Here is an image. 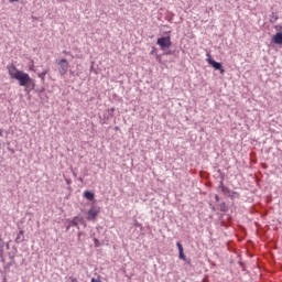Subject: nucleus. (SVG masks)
<instances>
[{
	"label": "nucleus",
	"instance_id": "nucleus-17",
	"mask_svg": "<svg viewBox=\"0 0 282 282\" xmlns=\"http://www.w3.org/2000/svg\"><path fill=\"white\" fill-rule=\"evenodd\" d=\"M236 195H237V192H232L230 195L231 199H235Z\"/></svg>",
	"mask_w": 282,
	"mask_h": 282
},
{
	"label": "nucleus",
	"instance_id": "nucleus-8",
	"mask_svg": "<svg viewBox=\"0 0 282 282\" xmlns=\"http://www.w3.org/2000/svg\"><path fill=\"white\" fill-rule=\"evenodd\" d=\"M80 221H83V218L76 216L74 217L70 221L68 226H74L75 228H79L78 224H80Z\"/></svg>",
	"mask_w": 282,
	"mask_h": 282
},
{
	"label": "nucleus",
	"instance_id": "nucleus-7",
	"mask_svg": "<svg viewBox=\"0 0 282 282\" xmlns=\"http://www.w3.org/2000/svg\"><path fill=\"white\" fill-rule=\"evenodd\" d=\"M272 41L275 45H282V33L279 32L275 35H273Z\"/></svg>",
	"mask_w": 282,
	"mask_h": 282
},
{
	"label": "nucleus",
	"instance_id": "nucleus-10",
	"mask_svg": "<svg viewBox=\"0 0 282 282\" xmlns=\"http://www.w3.org/2000/svg\"><path fill=\"white\" fill-rule=\"evenodd\" d=\"M23 241H25V236L23 235V230H20L15 238V243H23Z\"/></svg>",
	"mask_w": 282,
	"mask_h": 282
},
{
	"label": "nucleus",
	"instance_id": "nucleus-15",
	"mask_svg": "<svg viewBox=\"0 0 282 282\" xmlns=\"http://www.w3.org/2000/svg\"><path fill=\"white\" fill-rule=\"evenodd\" d=\"M68 280H69L70 282H80V281H78L77 278H74V276H69Z\"/></svg>",
	"mask_w": 282,
	"mask_h": 282
},
{
	"label": "nucleus",
	"instance_id": "nucleus-5",
	"mask_svg": "<svg viewBox=\"0 0 282 282\" xmlns=\"http://www.w3.org/2000/svg\"><path fill=\"white\" fill-rule=\"evenodd\" d=\"M100 213V208L93 206L88 213H87V219L88 221L96 220V217H98V214Z\"/></svg>",
	"mask_w": 282,
	"mask_h": 282
},
{
	"label": "nucleus",
	"instance_id": "nucleus-13",
	"mask_svg": "<svg viewBox=\"0 0 282 282\" xmlns=\"http://www.w3.org/2000/svg\"><path fill=\"white\" fill-rule=\"evenodd\" d=\"M4 248H6V242L0 239V257H3Z\"/></svg>",
	"mask_w": 282,
	"mask_h": 282
},
{
	"label": "nucleus",
	"instance_id": "nucleus-9",
	"mask_svg": "<svg viewBox=\"0 0 282 282\" xmlns=\"http://www.w3.org/2000/svg\"><path fill=\"white\" fill-rule=\"evenodd\" d=\"M218 188H220V191H221V193H224V195H230V188H228L224 185V181H220Z\"/></svg>",
	"mask_w": 282,
	"mask_h": 282
},
{
	"label": "nucleus",
	"instance_id": "nucleus-16",
	"mask_svg": "<svg viewBox=\"0 0 282 282\" xmlns=\"http://www.w3.org/2000/svg\"><path fill=\"white\" fill-rule=\"evenodd\" d=\"M90 282H102V281H100V279L93 278V279L90 280Z\"/></svg>",
	"mask_w": 282,
	"mask_h": 282
},
{
	"label": "nucleus",
	"instance_id": "nucleus-3",
	"mask_svg": "<svg viewBox=\"0 0 282 282\" xmlns=\"http://www.w3.org/2000/svg\"><path fill=\"white\" fill-rule=\"evenodd\" d=\"M207 63H209L212 67H214V69L220 72V74H224V72H226L224 69V66H221V63L215 62V59H213V57L210 56V53H207Z\"/></svg>",
	"mask_w": 282,
	"mask_h": 282
},
{
	"label": "nucleus",
	"instance_id": "nucleus-2",
	"mask_svg": "<svg viewBox=\"0 0 282 282\" xmlns=\"http://www.w3.org/2000/svg\"><path fill=\"white\" fill-rule=\"evenodd\" d=\"M156 45L161 47V50H169L173 43L171 42V36H163L158 39Z\"/></svg>",
	"mask_w": 282,
	"mask_h": 282
},
{
	"label": "nucleus",
	"instance_id": "nucleus-11",
	"mask_svg": "<svg viewBox=\"0 0 282 282\" xmlns=\"http://www.w3.org/2000/svg\"><path fill=\"white\" fill-rule=\"evenodd\" d=\"M84 197L85 199H88V202H94V197H96V195L93 192L86 191L84 192Z\"/></svg>",
	"mask_w": 282,
	"mask_h": 282
},
{
	"label": "nucleus",
	"instance_id": "nucleus-20",
	"mask_svg": "<svg viewBox=\"0 0 282 282\" xmlns=\"http://www.w3.org/2000/svg\"><path fill=\"white\" fill-rule=\"evenodd\" d=\"M10 1V3H14V2H17V1H19V0H9Z\"/></svg>",
	"mask_w": 282,
	"mask_h": 282
},
{
	"label": "nucleus",
	"instance_id": "nucleus-4",
	"mask_svg": "<svg viewBox=\"0 0 282 282\" xmlns=\"http://www.w3.org/2000/svg\"><path fill=\"white\" fill-rule=\"evenodd\" d=\"M58 65H59L58 72L61 76H65V74H67V69H69V62H67L66 58H62L58 62Z\"/></svg>",
	"mask_w": 282,
	"mask_h": 282
},
{
	"label": "nucleus",
	"instance_id": "nucleus-14",
	"mask_svg": "<svg viewBox=\"0 0 282 282\" xmlns=\"http://www.w3.org/2000/svg\"><path fill=\"white\" fill-rule=\"evenodd\" d=\"M93 241L95 243V248H100V240H98L97 238H94Z\"/></svg>",
	"mask_w": 282,
	"mask_h": 282
},
{
	"label": "nucleus",
	"instance_id": "nucleus-22",
	"mask_svg": "<svg viewBox=\"0 0 282 282\" xmlns=\"http://www.w3.org/2000/svg\"><path fill=\"white\" fill-rule=\"evenodd\" d=\"M3 135V132L0 130V137Z\"/></svg>",
	"mask_w": 282,
	"mask_h": 282
},
{
	"label": "nucleus",
	"instance_id": "nucleus-21",
	"mask_svg": "<svg viewBox=\"0 0 282 282\" xmlns=\"http://www.w3.org/2000/svg\"><path fill=\"white\" fill-rule=\"evenodd\" d=\"M66 183H67V184H72V181H69V180L66 178Z\"/></svg>",
	"mask_w": 282,
	"mask_h": 282
},
{
	"label": "nucleus",
	"instance_id": "nucleus-12",
	"mask_svg": "<svg viewBox=\"0 0 282 282\" xmlns=\"http://www.w3.org/2000/svg\"><path fill=\"white\" fill-rule=\"evenodd\" d=\"M48 72H50V70L44 69L43 73H39V74H37V76H39V78H41L42 83L45 82V76H47Z\"/></svg>",
	"mask_w": 282,
	"mask_h": 282
},
{
	"label": "nucleus",
	"instance_id": "nucleus-18",
	"mask_svg": "<svg viewBox=\"0 0 282 282\" xmlns=\"http://www.w3.org/2000/svg\"><path fill=\"white\" fill-rule=\"evenodd\" d=\"M82 235H83V231H79V232H78V241H80Z\"/></svg>",
	"mask_w": 282,
	"mask_h": 282
},
{
	"label": "nucleus",
	"instance_id": "nucleus-6",
	"mask_svg": "<svg viewBox=\"0 0 282 282\" xmlns=\"http://www.w3.org/2000/svg\"><path fill=\"white\" fill-rule=\"evenodd\" d=\"M176 246L178 248V258L183 261H186V256L184 254V247L181 245V242H176Z\"/></svg>",
	"mask_w": 282,
	"mask_h": 282
},
{
	"label": "nucleus",
	"instance_id": "nucleus-19",
	"mask_svg": "<svg viewBox=\"0 0 282 282\" xmlns=\"http://www.w3.org/2000/svg\"><path fill=\"white\" fill-rule=\"evenodd\" d=\"M215 199H216V202H219V196L216 195V196H215Z\"/></svg>",
	"mask_w": 282,
	"mask_h": 282
},
{
	"label": "nucleus",
	"instance_id": "nucleus-1",
	"mask_svg": "<svg viewBox=\"0 0 282 282\" xmlns=\"http://www.w3.org/2000/svg\"><path fill=\"white\" fill-rule=\"evenodd\" d=\"M7 69L9 72V76L19 82L20 87H26L25 91H34L36 88V82L30 77V74L18 69L13 64L8 65Z\"/></svg>",
	"mask_w": 282,
	"mask_h": 282
}]
</instances>
